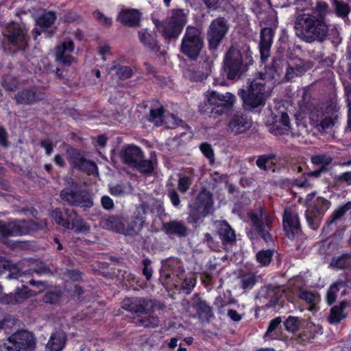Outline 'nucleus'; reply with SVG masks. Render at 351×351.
<instances>
[{"label": "nucleus", "mask_w": 351, "mask_h": 351, "mask_svg": "<svg viewBox=\"0 0 351 351\" xmlns=\"http://www.w3.org/2000/svg\"><path fill=\"white\" fill-rule=\"evenodd\" d=\"M295 35L306 43L324 42L329 33L326 21L319 20L310 13L298 12L295 17Z\"/></svg>", "instance_id": "obj_1"}, {"label": "nucleus", "mask_w": 351, "mask_h": 351, "mask_svg": "<svg viewBox=\"0 0 351 351\" xmlns=\"http://www.w3.org/2000/svg\"><path fill=\"white\" fill-rule=\"evenodd\" d=\"M272 86L269 84L263 78L261 73L250 82L247 92L240 90V95L243 99L244 106L247 110H252L265 104L266 99L270 96Z\"/></svg>", "instance_id": "obj_2"}, {"label": "nucleus", "mask_w": 351, "mask_h": 351, "mask_svg": "<svg viewBox=\"0 0 351 351\" xmlns=\"http://www.w3.org/2000/svg\"><path fill=\"white\" fill-rule=\"evenodd\" d=\"M237 101V97L231 93L211 92L204 107V112L216 118L230 112Z\"/></svg>", "instance_id": "obj_3"}, {"label": "nucleus", "mask_w": 351, "mask_h": 351, "mask_svg": "<svg viewBox=\"0 0 351 351\" xmlns=\"http://www.w3.org/2000/svg\"><path fill=\"white\" fill-rule=\"evenodd\" d=\"M121 161L130 167L143 173H150L153 165L150 160L145 159L142 149L134 145L123 147L120 152Z\"/></svg>", "instance_id": "obj_4"}, {"label": "nucleus", "mask_w": 351, "mask_h": 351, "mask_svg": "<svg viewBox=\"0 0 351 351\" xmlns=\"http://www.w3.org/2000/svg\"><path fill=\"white\" fill-rule=\"evenodd\" d=\"M204 47V38L201 31L193 26H188L182 38L181 52L191 60H196Z\"/></svg>", "instance_id": "obj_5"}, {"label": "nucleus", "mask_w": 351, "mask_h": 351, "mask_svg": "<svg viewBox=\"0 0 351 351\" xmlns=\"http://www.w3.org/2000/svg\"><path fill=\"white\" fill-rule=\"evenodd\" d=\"M7 351H34L36 338L32 332L19 330L12 334L4 343Z\"/></svg>", "instance_id": "obj_6"}, {"label": "nucleus", "mask_w": 351, "mask_h": 351, "mask_svg": "<svg viewBox=\"0 0 351 351\" xmlns=\"http://www.w3.org/2000/svg\"><path fill=\"white\" fill-rule=\"evenodd\" d=\"M332 108L326 104L314 106L309 112L310 123L320 132L332 127L335 124L332 117Z\"/></svg>", "instance_id": "obj_7"}, {"label": "nucleus", "mask_w": 351, "mask_h": 351, "mask_svg": "<svg viewBox=\"0 0 351 351\" xmlns=\"http://www.w3.org/2000/svg\"><path fill=\"white\" fill-rule=\"evenodd\" d=\"M245 70L243 63V57L240 50L234 46L227 51L224 58V71L228 79L234 80L239 77Z\"/></svg>", "instance_id": "obj_8"}, {"label": "nucleus", "mask_w": 351, "mask_h": 351, "mask_svg": "<svg viewBox=\"0 0 351 351\" xmlns=\"http://www.w3.org/2000/svg\"><path fill=\"white\" fill-rule=\"evenodd\" d=\"M62 199L71 206H79L84 210L93 206L92 196L84 190H79L71 187L64 189L60 192Z\"/></svg>", "instance_id": "obj_9"}, {"label": "nucleus", "mask_w": 351, "mask_h": 351, "mask_svg": "<svg viewBox=\"0 0 351 351\" xmlns=\"http://www.w3.org/2000/svg\"><path fill=\"white\" fill-rule=\"evenodd\" d=\"M7 38L8 43L14 48V50H24L27 47L29 38L27 29L19 24L10 23L3 32Z\"/></svg>", "instance_id": "obj_10"}, {"label": "nucleus", "mask_w": 351, "mask_h": 351, "mask_svg": "<svg viewBox=\"0 0 351 351\" xmlns=\"http://www.w3.org/2000/svg\"><path fill=\"white\" fill-rule=\"evenodd\" d=\"M329 206L330 202L320 197L313 201L311 206H308L305 215L308 224L312 229L317 230L319 227L322 217Z\"/></svg>", "instance_id": "obj_11"}, {"label": "nucleus", "mask_w": 351, "mask_h": 351, "mask_svg": "<svg viewBox=\"0 0 351 351\" xmlns=\"http://www.w3.org/2000/svg\"><path fill=\"white\" fill-rule=\"evenodd\" d=\"M229 29L228 21L223 17H218L212 21L207 32L210 47L217 49Z\"/></svg>", "instance_id": "obj_12"}, {"label": "nucleus", "mask_w": 351, "mask_h": 351, "mask_svg": "<svg viewBox=\"0 0 351 351\" xmlns=\"http://www.w3.org/2000/svg\"><path fill=\"white\" fill-rule=\"evenodd\" d=\"M66 158L73 168L84 171L88 174L93 173L97 169L95 163L85 158L78 149H67Z\"/></svg>", "instance_id": "obj_13"}, {"label": "nucleus", "mask_w": 351, "mask_h": 351, "mask_svg": "<svg viewBox=\"0 0 351 351\" xmlns=\"http://www.w3.org/2000/svg\"><path fill=\"white\" fill-rule=\"evenodd\" d=\"M250 217L256 230L261 236L263 239L267 243L272 242L273 239L269 233L271 219L268 216L263 215L262 208L257 213H251Z\"/></svg>", "instance_id": "obj_14"}, {"label": "nucleus", "mask_w": 351, "mask_h": 351, "mask_svg": "<svg viewBox=\"0 0 351 351\" xmlns=\"http://www.w3.org/2000/svg\"><path fill=\"white\" fill-rule=\"evenodd\" d=\"M212 194L206 191L200 192L195 202L191 205V215L195 218L205 217L213 206Z\"/></svg>", "instance_id": "obj_15"}, {"label": "nucleus", "mask_w": 351, "mask_h": 351, "mask_svg": "<svg viewBox=\"0 0 351 351\" xmlns=\"http://www.w3.org/2000/svg\"><path fill=\"white\" fill-rule=\"evenodd\" d=\"M122 308L140 316L151 312L154 302L152 300L143 298H126L122 302Z\"/></svg>", "instance_id": "obj_16"}, {"label": "nucleus", "mask_w": 351, "mask_h": 351, "mask_svg": "<svg viewBox=\"0 0 351 351\" xmlns=\"http://www.w3.org/2000/svg\"><path fill=\"white\" fill-rule=\"evenodd\" d=\"M149 210V206L146 202H143L136 206L133 213L132 220L126 228V234L134 235L142 230Z\"/></svg>", "instance_id": "obj_17"}, {"label": "nucleus", "mask_w": 351, "mask_h": 351, "mask_svg": "<svg viewBox=\"0 0 351 351\" xmlns=\"http://www.w3.org/2000/svg\"><path fill=\"white\" fill-rule=\"evenodd\" d=\"M252 125V119L243 112H237L228 120V130L234 135L245 133Z\"/></svg>", "instance_id": "obj_18"}, {"label": "nucleus", "mask_w": 351, "mask_h": 351, "mask_svg": "<svg viewBox=\"0 0 351 351\" xmlns=\"http://www.w3.org/2000/svg\"><path fill=\"white\" fill-rule=\"evenodd\" d=\"M282 223L286 234L290 239H293L301 233V226L298 215L291 208H285Z\"/></svg>", "instance_id": "obj_19"}, {"label": "nucleus", "mask_w": 351, "mask_h": 351, "mask_svg": "<svg viewBox=\"0 0 351 351\" xmlns=\"http://www.w3.org/2000/svg\"><path fill=\"white\" fill-rule=\"evenodd\" d=\"M184 271L180 263L176 258H168L162 261V266L160 271V278L166 283H168L171 278L178 277Z\"/></svg>", "instance_id": "obj_20"}, {"label": "nucleus", "mask_w": 351, "mask_h": 351, "mask_svg": "<svg viewBox=\"0 0 351 351\" xmlns=\"http://www.w3.org/2000/svg\"><path fill=\"white\" fill-rule=\"evenodd\" d=\"M11 236H21L38 230V223L32 219H21L10 222Z\"/></svg>", "instance_id": "obj_21"}, {"label": "nucleus", "mask_w": 351, "mask_h": 351, "mask_svg": "<svg viewBox=\"0 0 351 351\" xmlns=\"http://www.w3.org/2000/svg\"><path fill=\"white\" fill-rule=\"evenodd\" d=\"M74 45L73 41L63 42L60 45L57 46L56 52V60L63 65L70 66L74 61V58L70 56L73 51Z\"/></svg>", "instance_id": "obj_22"}, {"label": "nucleus", "mask_w": 351, "mask_h": 351, "mask_svg": "<svg viewBox=\"0 0 351 351\" xmlns=\"http://www.w3.org/2000/svg\"><path fill=\"white\" fill-rule=\"evenodd\" d=\"M274 32L271 28L265 27L261 32L259 49L261 58L265 61L270 55V48L273 42Z\"/></svg>", "instance_id": "obj_23"}, {"label": "nucleus", "mask_w": 351, "mask_h": 351, "mask_svg": "<svg viewBox=\"0 0 351 351\" xmlns=\"http://www.w3.org/2000/svg\"><path fill=\"white\" fill-rule=\"evenodd\" d=\"M217 232L223 245H232L236 241L234 230L225 221L217 222Z\"/></svg>", "instance_id": "obj_24"}, {"label": "nucleus", "mask_w": 351, "mask_h": 351, "mask_svg": "<svg viewBox=\"0 0 351 351\" xmlns=\"http://www.w3.org/2000/svg\"><path fill=\"white\" fill-rule=\"evenodd\" d=\"M141 14L136 9H123L118 16V20L129 27H138Z\"/></svg>", "instance_id": "obj_25"}, {"label": "nucleus", "mask_w": 351, "mask_h": 351, "mask_svg": "<svg viewBox=\"0 0 351 351\" xmlns=\"http://www.w3.org/2000/svg\"><path fill=\"white\" fill-rule=\"evenodd\" d=\"M43 99L41 93L32 89H25L17 93L15 99L18 104L30 105Z\"/></svg>", "instance_id": "obj_26"}, {"label": "nucleus", "mask_w": 351, "mask_h": 351, "mask_svg": "<svg viewBox=\"0 0 351 351\" xmlns=\"http://www.w3.org/2000/svg\"><path fill=\"white\" fill-rule=\"evenodd\" d=\"M69 209L65 210V215L68 216L66 219L64 217L60 210L58 208L51 212V216L58 226L64 229H71L73 228V223L76 215L74 212L69 215Z\"/></svg>", "instance_id": "obj_27"}, {"label": "nucleus", "mask_w": 351, "mask_h": 351, "mask_svg": "<svg viewBox=\"0 0 351 351\" xmlns=\"http://www.w3.org/2000/svg\"><path fill=\"white\" fill-rule=\"evenodd\" d=\"M66 340V336L63 331H57L51 335L46 345V351H62Z\"/></svg>", "instance_id": "obj_28"}, {"label": "nucleus", "mask_w": 351, "mask_h": 351, "mask_svg": "<svg viewBox=\"0 0 351 351\" xmlns=\"http://www.w3.org/2000/svg\"><path fill=\"white\" fill-rule=\"evenodd\" d=\"M165 233L169 236L185 237L187 228L182 221H171L163 225Z\"/></svg>", "instance_id": "obj_29"}, {"label": "nucleus", "mask_w": 351, "mask_h": 351, "mask_svg": "<svg viewBox=\"0 0 351 351\" xmlns=\"http://www.w3.org/2000/svg\"><path fill=\"white\" fill-rule=\"evenodd\" d=\"M102 224L108 230L126 234V228L121 217L112 215L102 220Z\"/></svg>", "instance_id": "obj_30"}, {"label": "nucleus", "mask_w": 351, "mask_h": 351, "mask_svg": "<svg viewBox=\"0 0 351 351\" xmlns=\"http://www.w3.org/2000/svg\"><path fill=\"white\" fill-rule=\"evenodd\" d=\"M347 305V301L343 300L339 305L334 306L331 308L330 315L328 318L330 324H339L341 320L346 317L347 315L344 313V309Z\"/></svg>", "instance_id": "obj_31"}, {"label": "nucleus", "mask_w": 351, "mask_h": 351, "mask_svg": "<svg viewBox=\"0 0 351 351\" xmlns=\"http://www.w3.org/2000/svg\"><path fill=\"white\" fill-rule=\"evenodd\" d=\"M8 271V279H16L21 276L20 271L15 264L12 262L0 257V276L5 272Z\"/></svg>", "instance_id": "obj_32"}, {"label": "nucleus", "mask_w": 351, "mask_h": 351, "mask_svg": "<svg viewBox=\"0 0 351 351\" xmlns=\"http://www.w3.org/2000/svg\"><path fill=\"white\" fill-rule=\"evenodd\" d=\"M291 127L290 125L289 117L286 112H282L280 120H276L274 124L273 132L275 135H280L290 132Z\"/></svg>", "instance_id": "obj_33"}, {"label": "nucleus", "mask_w": 351, "mask_h": 351, "mask_svg": "<svg viewBox=\"0 0 351 351\" xmlns=\"http://www.w3.org/2000/svg\"><path fill=\"white\" fill-rule=\"evenodd\" d=\"M332 13L330 8L327 3L324 1L319 0L315 3V5L312 8L313 16H315L319 20L326 21V18L328 14Z\"/></svg>", "instance_id": "obj_34"}, {"label": "nucleus", "mask_w": 351, "mask_h": 351, "mask_svg": "<svg viewBox=\"0 0 351 351\" xmlns=\"http://www.w3.org/2000/svg\"><path fill=\"white\" fill-rule=\"evenodd\" d=\"M195 308L199 315H204L207 319L213 315L212 307L197 294L195 295Z\"/></svg>", "instance_id": "obj_35"}, {"label": "nucleus", "mask_w": 351, "mask_h": 351, "mask_svg": "<svg viewBox=\"0 0 351 351\" xmlns=\"http://www.w3.org/2000/svg\"><path fill=\"white\" fill-rule=\"evenodd\" d=\"M299 298L310 305L309 311L317 310L316 305L319 302V296L311 291L301 290L299 293Z\"/></svg>", "instance_id": "obj_36"}, {"label": "nucleus", "mask_w": 351, "mask_h": 351, "mask_svg": "<svg viewBox=\"0 0 351 351\" xmlns=\"http://www.w3.org/2000/svg\"><path fill=\"white\" fill-rule=\"evenodd\" d=\"M141 42L152 50H158V43L154 36L147 32L146 29H141L138 32Z\"/></svg>", "instance_id": "obj_37"}, {"label": "nucleus", "mask_w": 351, "mask_h": 351, "mask_svg": "<svg viewBox=\"0 0 351 351\" xmlns=\"http://www.w3.org/2000/svg\"><path fill=\"white\" fill-rule=\"evenodd\" d=\"M56 19V13L49 11L43 14L37 19L36 25L42 29V31H45L54 23Z\"/></svg>", "instance_id": "obj_38"}, {"label": "nucleus", "mask_w": 351, "mask_h": 351, "mask_svg": "<svg viewBox=\"0 0 351 351\" xmlns=\"http://www.w3.org/2000/svg\"><path fill=\"white\" fill-rule=\"evenodd\" d=\"M307 71V68L302 62L294 66H289L285 75L287 81H291L296 77L301 76Z\"/></svg>", "instance_id": "obj_39"}, {"label": "nucleus", "mask_w": 351, "mask_h": 351, "mask_svg": "<svg viewBox=\"0 0 351 351\" xmlns=\"http://www.w3.org/2000/svg\"><path fill=\"white\" fill-rule=\"evenodd\" d=\"M346 286L343 280H338L332 283L327 291L326 302L329 305L333 304L337 299V294L339 291L340 288Z\"/></svg>", "instance_id": "obj_40"}, {"label": "nucleus", "mask_w": 351, "mask_h": 351, "mask_svg": "<svg viewBox=\"0 0 351 351\" xmlns=\"http://www.w3.org/2000/svg\"><path fill=\"white\" fill-rule=\"evenodd\" d=\"M182 29L170 20L163 24L162 35L165 38H177Z\"/></svg>", "instance_id": "obj_41"}, {"label": "nucleus", "mask_w": 351, "mask_h": 351, "mask_svg": "<svg viewBox=\"0 0 351 351\" xmlns=\"http://www.w3.org/2000/svg\"><path fill=\"white\" fill-rule=\"evenodd\" d=\"M281 70L278 68L274 62V66L271 67H267L265 69V73H261L263 75V78H265V81L267 84L272 85V80L278 81L280 79Z\"/></svg>", "instance_id": "obj_42"}, {"label": "nucleus", "mask_w": 351, "mask_h": 351, "mask_svg": "<svg viewBox=\"0 0 351 351\" xmlns=\"http://www.w3.org/2000/svg\"><path fill=\"white\" fill-rule=\"evenodd\" d=\"M110 71H114L117 75L121 80H126L131 77L133 75L132 69L128 66H122L119 64L113 65Z\"/></svg>", "instance_id": "obj_43"}, {"label": "nucleus", "mask_w": 351, "mask_h": 351, "mask_svg": "<svg viewBox=\"0 0 351 351\" xmlns=\"http://www.w3.org/2000/svg\"><path fill=\"white\" fill-rule=\"evenodd\" d=\"M63 293L60 290L47 291L43 298L45 303L50 304H58L62 298Z\"/></svg>", "instance_id": "obj_44"}, {"label": "nucleus", "mask_w": 351, "mask_h": 351, "mask_svg": "<svg viewBox=\"0 0 351 351\" xmlns=\"http://www.w3.org/2000/svg\"><path fill=\"white\" fill-rule=\"evenodd\" d=\"M169 20L182 29L186 23V15L182 10H176L173 11L172 16Z\"/></svg>", "instance_id": "obj_45"}, {"label": "nucleus", "mask_w": 351, "mask_h": 351, "mask_svg": "<svg viewBox=\"0 0 351 351\" xmlns=\"http://www.w3.org/2000/svg\"><path fill=\"white\" fill-rule=\"evenodd\" d=\"M256 282V276L252 273L244 274L240 278V285L243 289H252Z\"/></svg>", "instance_id": "obj_46"}, {"label": "nucleus", "mask_w": 351, "mask_h": 351, "mask_svg": "<svg viewBox=\"0 0 351 351\" xmlns=\"http://www.w3.org/2000/svg\"><path fill=\"white\" fill-rule=\"evenodd\" d=\"M274 255V251L271 250H261L258 252L256 255V261L262 265V266H267L269 265L272 256Z\"/></svg>", "instance_id": "obj_47"}, {"label": "nucleus", "mask_w": 351, "mask_h": 351, "mask_svg": "<svg viewBox=\"0 0 351 351\" xmlns=\"http://www.w3.org/2000/svg\"><path fill=\"white\" fill-rule=\"evenodd\" d=\"M351 208V203L348 202L344 206L336 209L330 215L327 224L328 226L335 223L337 219H340L349 209Z\"/></svg>", "instance_id": "obj_48"}, {"label": "nucleus", "mask_w": 351, "mask_h": 351, "mask_svg": "<svg viewBox=\"0 0 351 351\" xmlns=\"http://www.w3.org/2000/svg\"><path fill=\"white\" fill-rule=\"evenodd\" d=\"M301 320L298 317L289 316L284 322L286 330L291 332H295L300 328Z\"/></svg>", "instance_id": "obj_49"}, {"label": "nucleus", "mask_w": 351, "mask_h": 351, "mask_svg": "<svg viewBox=\"0 0 351 351\" xmlns=\"http://www.w3.org/2000/svg\"><path fill=\"white\" fill-rule=\"evenodd\" d=\"M332 4L335 6L336 14L339 17H346L350 13V5L343 1L332 0Z\"/></svg>", "instance_id": "obj_50"}, {"label": "nucleus", "mask_w": 351, "mask_h": 351, "mask_svg": "<svg viewBox=\"0 0 351 351\" xmlns=\"http://www.w3.org/2000/svg\"><path fill=\"white\" fill-rule=\"evenodd\" d=\"M163 107H160L157 109H152L150 110L149 117L148 120L155 123L156 125L159 126L163 123Z\"/></svg>", "instance_id": "obj_51"}, {"label": "nucleus", "mask_w": 351, "mask_h": 351, "mask_svg": "<svg viewBox=\"0 0 351 351\" xmlns=\"http://www.w3.org/2000/svg\"><path fill=\"white\" fill-rule=\"evenodd\" d=\"M311 162L314 165H328L332 161V158L328 154H322L311 156Z\"/></svg>", "instance_id": "obj_52"}, {"label": "nucleus", "mask_w": 351, "mask_h": 351, "mask_svg": "<svg viewBox=\"0 0 351 351\" xmlns=\"http://www.w3.org/2000/svg\"><path fill=\"white\" fill-rule=\"evenodd\" d=\"M192 184V178L186 176L179 175L178 189L182 193H185Z\"/></svg>", "instance_id": "obj_53"}, {"label": "nucleus", "mask_w": 351, "mask_h": 351, "mask_svg": "<svg viewBox=\"0 0 351 351\" xmlns=\"http://www.w3.org/2000/svg\"><path fill=\"white\" fill-rule=\"evenodd\" d=\"M137 326H141L144 327H156L159 324V321L156 317H145L141 319H138L135 322Z\"/></svg>", "instance_id": "obj_54"}, {"label": "nucleus", "mask_w": 351, "mask_h": 351, "mask_svg": "<svg viewBox=\"0 0 351 351\" xmlns=\"http://www.w3.org/2000/svg\"><path fill=\"white\" fill-rule=\"evenodd\" d=\"M334 181L337 184L351 186V171H348L334 177Z\"/></svg>", "instance_id": "obj_55"}, {"label": "nucleus", "mask_w": 351, "mask_h": 351, "mask_svg": "<svg viewBox=\"0 0 351 351\" xmlns=\"http://www.w3.org/2000/svg\"><path fill=\"white\" fill-rule=\"evenodd\" d=\"M8 237H11L10 222L0 221V241L6 243Z\"/></svg>", "instance_id": "obj_56"}, {"label": "nucleus", "mask_w": 351, "mask_h": 351, "mask_svg": "<svg viewBox=\"0 0 351 351\" xmlns=\"http://www.w3.org/2000/svg\"><path fill=\"white\" fill-rule=\"evenodd\" d=\"M208 73V72H203L201 71H189V77L191 81L194 82H202L206 79Z\"/></svg>", "instance_id": "obj_57"}, {"label": "nucleus", "mask_w": 351, "mask_h": 351, "mask_svg": "<svg viewBox=\"0 0 351 351\" xmlns=\"http://www.w3.org/2000/svg\"><path fill=\"white\" fill-rule=\"evenodd\" d=\"M152 261L149 258H145L142 261L143 265V274L147 280H149L152 276L153 269L151 267Z\"/></svg>", "instance_id": "obj_58"}, {"label": "nucleus", "mask_w": 351, "mask_h": 351, "mask_svg": "<svg viewBox=\"0 0 351 351\" xmlns=\"http://www.w3.org/2000/svg\"><path fill=\"white\" fill-rule=\"evenodd\" d=\"M167 197L170 199L171 202L175 207L179 206L180 199L178 193L174 189H169L167 192Z\"/></svg>", "instance_id": "obj_59"}, {"label": "nucleus", "mask_w": 351, "mask_h": 351, "mask_svg": "<svg viewBox=\"0 0 351 351\" xmlns=\"http://www.w3.org/2000/svg\"><path fill=\"white\" fill-rule=\"evenodd\" d=\"M200 150L210 161L214 160V152L210 145L206 143L201 144Z\"/></svg>", "instance_id": "obj_60"}, {"label": "nucleus", "mask_w": 351, "mask_h": 351, "mask_svg": "<svg viewBox=\"0 0 351 351\" xmlns=\"http://www.w3.org/2000/svg\"><path fill=\"white\" fill-rule=\"evenodd\" d=\"M290 132L293 135L300 136L307 134L308 130L305 124L302 123H297L296 128H291Z\"/></svg>", "instance_id": "obj_61"}, {"label": "nucleus", "mask_w": 351, "mask_h": 351, "mask_svg": "<svg viewBox=\"0 0 351 351\" xmlns=\"http://www.w3.org/2000/svg\"><path fill=\"white\" fill-rule=\"evenodd\" d=\"M196 284V280L194 278H189L184 279L182 282V289L185 291V293L189 294L191 290L194 288Z\"/></svg>", "instance_id": "obj_62"}, {"label": "nucleus", "mask_w": 351, "mask_h": 351, "mask_svg": "<svg viewBox=\"0 0 351 351\" xmlns=\"http://www.w3.org/2000/svg\"><path fill=\"white\" fill-rule=\"evenodd\" d=\"M26 287H24L23 289H17L14 293L17 303H21L24 301L25 299L29 297L28 292L26 291Z\"/></svg>", "instance_id": "obj_63"}, {"label": "nucleus", "mask_w": 351, "mask_h": 351, "mask_svg": "<svg viewBox=\"0 0 351 351\" xmlns=\"http://www.w3.org/2000/svg\"><path fill=\"white\" fill-rule=\"evenodd\" d=\"M101 204L102 207L107 210H112L114 207L113 200L107 195H104L101 197Z\"/></svg>", "instance_id": "obj_64"}]
</instances>
